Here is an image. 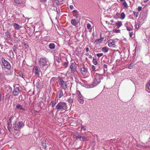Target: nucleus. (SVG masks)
I'll return each mask as SVG.
<instances>
[{"label": "nucleus", "instance_id": "obj_11", "mask_svg": "<svg viewBox=\"0 0 150 150\" xmlns=\"http://www.w3.org/2000/svg\"><path fill=\"white\" fill-rule=\"evenodd\" d=\"M12 89L11 87L9 86H7L5 88V91L6 93L9 94V93L11 92Z\"/></svg>", "mask_w": 150, "mask_h": 150}, {"label": "nucleus", "instance_id": "obj_37", "mask_svg": "<svg viewBox=\"0 0 150 150\" xmlns=\"http://www.w3.org/2000/svg\"><path fill=\"white\" fill-rule=\"evenodd\" d=\"M42 148L43 149H45L46 147V145L45 143L42 142Z\"/></svg>", "mask_w": 150, "mask_h": 150}, {"label": "nucleus", "instance_id": "obj_6", "mask_svg": "<svg viewBox=\"0 0 150 150\" xmlns=\"http://www.w3.org/2000/svg\"><path fill=\"white\" fill-rule=\"evenodd\" d=\"M108 46L110 47L114 48L115 47V42L114 41L110 39L108 41Z\"/></svg>", "mask_w": 150, "mask_h": 150}, {"label": "nucleus", "instance_id": "obj_39", "mask_svg": "<svg viewBox=\"0 0 150 150\" xmlns=\"http://www.w3.org/2000/svg\"><path fill=\"white\" fill-rule=\"evenodd\" d=\"M93 64L94 65H96L97 64V59H96L94 58H93Z\"/></svg>", "mask_w": 150, "mask_h": 150}, {"label": "nucleus", "instance_id": "obj_21", "mask_svg": "<svg viewBox=\"0 0 150 150\" xmlns=\"http://www.w3.org/2000/svg\"><path fill=\"white\" fill-rule=\"evenodd\" d=\"M53 4L54 6H57L59 5V2L58 0H54L53 1Z\"/></svg>", "mask_w": 150, "mask_h": 150}, {"label": "nucleus", "instance_id": "obj_59", "mask_svg": "<svg viewBox=\"0 0 150 150\" xmlns=\"http://www.w3.org/2000/svg\"><path fill=\"white\" fill-rule=\"evenodd\" d=\"M40 1L42 2H45L46 1V0H40Z\"/></svg>", "mask_w": 150, "mask_h": 150}, {"label": "nucleus", "instance_id": "obj_36", "mask_svg": "<svg viewBox=\"0 0 150 150\" xmlns=\"http://www.w3.org/2000/svg\"><path fill=\"white\" fill-rule=\"evenodd\" d=\"M125 17V14L124 12H122L121 14V18L122 19H123Z\"/></svg>", "mask_w": 150, "mask_h": 150}, {"label": "nucleus", "instance_id": "obj_27", "mask_svg": "<svg viewBox=\"0 0 150 150\" xmlns=\"http://www.w3.org/2000/svg\"><path fill=\"white\" fill-rule=\"evenodd\" d=\"M102 41V40L101 39H98L96 40L95 41L94 43L96 44H98L99 43H100Z\"/></svg>", "mask_w": 150, "mask_h": 150}, {"label": "nucleus", "instance_id": "obj_50", "mask_svg": "<svg viewBox=\"0 0 150 150\" xmlns=\"http://www.w3.org/2000/svg\"><path fill=\"white\" fill-rule=\"evenodd\" d=\"M127 30L130 31L132 30V28H130L129 27H127Z\"/></svg>", "mask_w": 150, "mask_h": 150}, {"label": "nucleus", "instance_id": "obj_3", "mask_svg": "<svg viewBox=\"0 0 150 150\" xmlns=\"http://www.w3.org/2000/svg\"><path fill=\"white\" fill-rule=\"evenodd\" d=\"M55 108L58 110L62 111L67 110L68 108V107L67 104L65 102H60L57 105Z\"/></svg>", "mask_w": 150, "mask_h": 150}, {"label": "nucleus", "instance_id": "obj_10", "mask_svg": "<svg viewBox=\"0 0 150 150\" xmlns=\"http://www.w3.org/2000/svg\"><path fill=\"white\" fill-rule=\"evenodd\" d=\"M70 68L71 71L72 72H75L76 70V67L73 63H71Z\"/></svg>", "mask_w": 150, "mask_h": 150}, {"label": "nucleus", "instance_id": "obj_9", "mask_svg": "<svg viewBox=\"0 0 150 150\" xmlns=\"http://www.w3.org/2000/svg\"><path fill=\"white\" fill-rule=\"evenodd\" d=\"M20 92V91L18 88H15L13 92V95L15 96H17L18 94Z\"/></svg>", "mask_w": 150, "mask_h": 150}, {"label": "nucleus", "instance_id": "obj_8", "mask_svg": "<svg viewBox=\"0 0 150 150\" xmlns=\"http://www.w3.org/2000/svg\"><path fill=\"white\" fill-rule=\"evenodd\" d=\"M40 70L38 69L37 67L35 66L33 68V72L36 74L39 75L40 74Z\"/></svg>", "mask_w": 150, "mask_h": 150}, {"label": "nucleus", "instance_id": "obj_63", "mask_svg": "<svg viewBox=\"0 0 150 150\" xmlns=\"http://www.w3.org/2000/svg\"><path fill=\"white\" fill-rule=\"evenodd\" d=\"M149 0H143L144 2L145 3L147 2Z\"/></svg>", "mask_w": 150, "mask_h": 150}, {"label": "nucleus", "instance_id": "obj_41", "mask_svg": "<svg viewBox=\"0 0 150 150\" xmlns=\"http://www.w3.org/2000/svg\"><path fill=\"white\" fill-rule=\"evenodd\" d=\"M68 101L70 103H72L73 102V99L71 98H69V99H68Z\"/></svg>", "mask_w": 150, "mask_h": 150}, {"label": "nucleus", "instance_id": "obj_20", "mask_svg": "<svg viewBox=\"0 0 150 150\" xmlns=\"http://www.w3.org/2000/svg\"><path fill=\"white\" fill-rule=\"evenodd\" d=\"M20 134V131L19 130H18V129H15L14 135L18 137L19 135Z\"/></svg>", "mask_w": 150, "mask_h": 150}, {"label": "nucleus", "instance_id": "obj_34", "mask_svg": "<svg viewBox=\"0 0 150 150\" xmlns=\"http://www.w3.org/2000/svg\"><path fill=\"white\" fill-rule=\"evenodd\" d=\"M146 86V88L149 90L148 92L150 93V81L147 83Z\"/></svg>", "mask_w": 150, "mask_h": 150}, {"label": "nucleus", "instance_id": "obj_30", "mask_svg": "<svg viewBox=\"0 0 150 150\" xmlns=\"http://www.w3.org/2000/svg\"><path fill=\"white\" fill-rule=\"evenodd\" d=\"M122 5V6L124 7V8H126L128 7V5L126 1H125L123 2Z\"/></svg>", "mask_w": 150, "mask_h": 150}, {"label": "nucleus", "instance_id": "obj_25", "mask_svg": "<svg viewBox=\"0 0 150 150\" xmlns=\"http://www.w3.org/2000/svg\"><path fill=\"white\" fill-rule=\"evenodd\" d=\"M80 140L82 142L86 141L87 140V138L85 137L81 136V138H80Z\"/></svg>", "mask_w": 150, "mask_h": 150}, {"label": "nucleus", "instance_id": "obj_61", "mask_svg": "<svg viewBox=\"0 0 150 150\" xmlns=\"http://www.w3.org/2000/svg\"><path fill=\"white\" fill-rule=\"evenodd\" d=\"M138 48H137V47H136L135 48V52H136L137 51H138Z\"/></svg>", "mask_w": 150, "mask_h": 150}, {"label": "nucleus", "instance_id": "obj_57", "mask_svg": "<svg viewBox=\"0 0 150 150\" xmlns=\"http://www.w3.org/2000/svg\"><path fill=\"white\" fill-rule=\"evenodd\" d=\"M86 52H88L89 51V49L88 47H86Z\"/></svg>", "mask_w": 150, "mask_h": 150}, {"label": "nucleus", "instance_id": "obj_28", "mask_svg": "<svg viewBox=\"0 0 150 150\" xmlns=\"http://www.w3.org/2000/svg\"><path fill=\"white\" fill-rule=\"evenodd\" d=\"M115 24L118 28H120L122 25V23L121 21H118Z\"/></svg>", "mask_w": 150, "mask_h": 150}, {"label": "nucleus", "instance_id": "obj_23", "mask_svg": "<svg viewBox=\"0 0 150 150\" xmlns=\"http://www.w3.org/2000/svg\"><path fill=\"white\" fill-rule=\"evenodd\" d=\"M14 116H13L11 117H10L8 120L7 121V123H8V124H11V122L12 121V120L14 119Z\"/></svg>", "mask_w": 150, "mask_h": 150}, {"label": "nucleus", "instance_id": "obj_14", "mask_svg": "<svg viewBox=\"0 0 150 150\" xmlns=\"http://www.w3.org/2000/svg\"><path fill=\"white\" fill-rule=\"evenodd\" d=\"M5 35L7 38L8 40H10L11 39V35L10 33L8 31H6L5 33Z\"/></svg>", "mask_w": 150, "mask_h": 150}, {"label": "nucleus", "instance_id": "obj_32", "mask_svg": "<svg viewBox=\"0 0 150 150\" xmlns=\"http://www.w3.org/2000/svg\"><path fill=\"white\" fill-rule=\"evenodd\" d=\"M12 126V124L7 123V129L9 132H11V128Z\"/></svg>", "mask_w": 150, "mask_h": 150}, {"label": "nucleus", "instance_id": "obj_4", "mask_svg": "<svg viewBox=\"0 0 150 150\" xmlns=\"http://www.w3.org/2000/svg\"><path fill=\"white\" fill-rule=\"evenodd\" d=\"M59 84L61 86L62 88L65 91L67 88V86L65 82L62 79L60 78L58 79Z\"/></svg>", "mask_w": 150, "mask_h": 150}, {"label": "nucleus", "instance_id": "obj_64", "mask_svg": "<svg viewBox=\"0 0 150 150\" xmlns=\"http://www.w3.org/2000/svg\"><path fill=\"white\" fill-rule=\"evenodd\" d=\"M77 12V11L76 10H74L72 11V12H73V13H74V12Z\"/></svg>", "mask_w": 150, "mask_h": 150}, {"label": "nucleus", "instance_id": "obj_51", "mask_svg": "<svg viewBox=\"0 0 150 150\" xmlns=\"http://www.w3.org/2000/svg\"><path fill=\"white\" fill-rule=\"evenodd\" d=\"M81 130H83L84 131L85 129V128L84 126L83 125H82L81 126Z\"/></svg>", "mask_w": 150, "mask_h": 150}, {"label": "nucleus", "instance_id": "obj_46", "mask_svg": "<svg viewBox=\"0 0 150 150\" xmlns=\"http://www.w3.org/2000/svg\"><path fill=\"white\" fill-rule=\"evenodd\" d=\"M91 26L90 24H88V23L87 24V28L89 30V29H90L91 28Z\"/></svg>", "mask_w": 150, "mask_h": 150}, {"label": "nucleus", "instance_id": "obj_55", "mask_svg": "<svg viewBox=\"0 0 150 150\" xmlns=\"http://www.w3.org/2000/svg\"><path fill=\"white\" fill-rule=\"evenodd\" d=\"M104 67L106 68V69H107V67H108V65H107L106 64H105L104 65Z\"/></svg>", "mask_w": 150, "mask_h": 150}, {"label": "nucleus", "instance_id": "obj_49", "mask_svg": "<svg viewBox=\"0 0 150 150\" xmlns=\"http://www.w3.org/2000/svg\"><path fill=\"white\" fill-rule=\"evenodd\" d=\"M120 32V30H115L114 31V32L116 33H119Z\"/></svg>", "mask_w": 150, "mask_h": 150}, {"label": "nucleus", "instance_id": "obj_62", "mask_svg": "<svg viewBox=\"0 0 150 150\" xmlns=\"http://www.w3.org/2000/svg\"><path fill=\"white\" fill-rule=\"evenodd\" d=\"M88 57L89 58H92V56L91 54L89 55Z\"/></svg>", "mask_w": 150, "mask_h": 150}, {"label": "nucleus", "instance_id": "obj_52", "mask_svg": "<svg viewBox=\"0 0 150 150\" xmlns=\"http://www.w3.org/2000/svg\"><path fill=\"white\" fill-rule=\"evenodd\" d=\"M9 71H4V74L6 75H8L9 74V73L8 72Z\"/></svg>", "mask_w": 150, "mask_h": 150}, {"label": "nucleus", "instance_id": "obj_22", "mask_svg": "<svg viewBox=\"0 0 150 150\" xmlns=\"http://www.w3.org/2000/svg\"><path fill=\"white\" fill-rule=\"evenodd\" d=\"M16 108L19 110H24L25 109L23 108L22 106L20 104H18L16 106Z\"/></svg>", "mask_w": 150, "mask_h": 150}, {"label": "nucleus", "instance_id": "obj_56", "mask_svg": "<svg viewBox=\"0 0 150 150\" xmlns=\"http://www.w3.org/2000/svg\"><path fill=\"white\" fill-rule=\"evenodd\" d=\"M69 8L71 9H72L74 8V6L72 5H71L69 6Z\"/></svg>", "mask_w": 150, "mask_h": 150}, {"label": "nucleus", "instance_id": "obj_53", "mask_svg": "<svg viewBox=\"0 0 150 150\" xmlns=\"http://www.w3.org/2000/svg\"><path fill=\"white\" fill-rule=\"evenodd\" d=\"M133 35V33L132 32H129V35L131 37Z\"/></svg>", "mask_w": 150, "mask_h": 150}, {"label": "nucleus", "instance_id": "obj_47", "mask_svg": "<svg viewBox=\"0 0 150 150\" xmlns=\"http://www.w3.org/2000/svg\"><path fill=\"white\" fill-rule=\"evenodd\" d=\"M92 69L93 71H95L96 70V67L94 65L92 66Z\"/></svg>", "mask_w": 150, "mask_h": 150}, {"label": "nucleus", "instance_id": "obj_60", "mask_svg": "<svg viewBox=\"0 0 150 150\" xmlns=\"http://www.w3.org/2000/svg\"><path fill=\"white\" fill-rule=\"evenodd\" d=\"M2 95H1L0 93V102H1L2 100Z\"/></svg>", "mask_w": 150, "mask_h": 150}, {"label": "nucleus", "instance_id": "obj_17", "mask_svg": "<svg viewBox=\"0 0 150 150\" xmlns=\"http://www.w3.org/2000/svg\"><path fill=\"white\" fill-rule=\"evenodd\" d=\"M71 23L72 25L75 26H76L77 24V23L75 19H72L71 21Z\"/></svg>", "mask_w": 150, "mask_h": 150}, {"label": "nucleus", "instance_id": "obj_54", "mask_svg": "<svg viewBox=\"0 0 150 150\" xmlns=\"http://www.w3.org/2000/svg\"><path fill=\"white\" fill-rule=\"evenodd\" d=\"M139 24H138V23H137L135 25V27H136V28H139Z\"/></svg>", "mask_w": 150, "mask_h": 150}, {"label": "nucleus", "instance_id": "obj_33", "mask_svg": "<svg viewBox=\"0 0 150 150\" xmlns=\"http://www.w3.org/2000/svg\"><path fill=\"white\" fill-rule=\"evenodd\" d=\"M52 105L51 106L52 108H53L55 105L57 103L55 101L53 100L51 102Z\"/></svg>", "mask_w": 150, "mask_h": 150}, {"label": "nucleus", "instance_id": "obj_16", "mask_svg": "<svg viewBox=\"0 0 150 150\" xmlns=\"http://www.w3.org/2000/svg\"><path fill=\"white\" fill-rule=\"evenodd\" d=\"M74 16L76 17L77 19V21L79 22L80 20L81 19V16L80 15L77 13H76L74 15Z\"/></svg>", "mask_w": 150, "mask_h": 150}, {"label": "nucleus", "instance_id": "obj_40", "mask_svg": "<svg viewBox=\"0 0 150 150\" xmlns=\"http://www.w3.org/2000/svg\"><path fill=\"white\" fill-rule=\"evenodd\" d=\"M76 94L78 95V97L82 96V95L81 94L80 91L78 90L76 91Z\"/></svg>", "mask_w": 150, "mask_h": 150}, {"label": "nucleus", "instance_id": "obj_31", "mask_svg": "<svg viewBox=\"0 0 150 150\" xmlns=\"http://www.w3.org/2000/svg\"><path fill=\"white\" fill-rule=\"evenodd\" d=\"M40 83L39 81H38L35 84V86L38 89L40 88Z\"/></svg>", "mask_w": 150, "mask_h": 150}, {"label": "nucleus", "instance_id": "obj_45", "mask_svg": "<svg viewBox=\"0 0 150 150\" xmlns=\"http://www.w3.org/2000/svg\"><path fill=\"white\" fill-rule=\"evenodd\" d=\"M63 65L65 67H67L68 65V63L67 62H64V63Z\"/></svg>", "mask_w": 150, "mask_h": 150}, {"label": "nucleus", "instance_id": "obj_5", "mask_svg": "<svg viewBox=\"0 0 150 150\" xmlns=\"http://www.w3.org/2000/svg\"><path fill=\"white\" fill-rule=\"evenodd\" d=\"M3 65L4 66L5 68L9 70L11 68V65L10 63L7 62L4 59H2Z\"/></svg>", "mask_w": 150, "mask_h": 150}, {"label": "nucleus", "instance_id": "obj_12", "mask_svg": "<svg viewBox=\"0 0 150 150\" xmlns=\"http://www.w3.org/2000/svg\"><path fill=\"white\" fill-rule=\"evenodd\" d=\"M17 125L18 128L19 129L24 126V124L22 122L19 121L18 123H17Z\"/></svg>", "mask_w": 150, "mask_h": 150}, {"label": "nucleus", "instance_id": "obj_48", "mask_svg": "<svg viewBox=\"0 0 150 150\" xmlns=\"http://www.w3.org/2000/svg\"><path fill=\"white\" fill-rule=\"evenodd\" d=\"M142 8L141 6H139L137 8L138 11L139 12L142 10Z\"/></svg>", "mask_w": 150, "mask_h": 150}, {"label": "nucleus", "instance_id": "obj_24", "mask_svg": "<svg viewBox=\"0 0 150 150\" xmlns=\"http://www.w3.org/2000/svg\"><path fill=\"white\" fill-rule=\"evenodd\" d=\"M55 45L54 43H50L49 45V47L51 49H53L55 48Z\"/></svg>", "mask_w": 150, "mask_h": 150}, {"label": "nucleus", "instance_id": "obj_58", "mask_svg": "<svg viewBox=\"0 0 150 150\" xmlns=\"http://www.w3.org/2000/svg\"><path fill=\"white\" fill-rule=\"evenodd\" d=\"M19 76L20 77H22V78H23L22 74V73L20 74H19Z\"/></svg>", "mask_w": 150, "mask_h": 150}, {"label": "nucleus", "instance_id": "obj_2", "mask_svg": "<svg viewBox=\"0 0 150 150\" xmlns=\"http://www.w3.org/2000/svg\"><path fill=\"white\" fill-rule=\"evenodd\" d=\"M102 76L98 74H96L95 76V79L93 84L89 86V88H91L96 87L98 84L101 81V79H102Z\"/></svg>", "mask_w": 150, "mask_h": 150}, {"label": "nucleus", "instance_id": "obj_13", "mask_svg": "<svg viewBox=\"0 0 150 150\" xmlns=\"http://www.w3.org/2000/svg\"><path fill=\"white\" fill-rule=\"evenodd\" d=\"M78 101L79 103L81 104H83L84 103L83 97L82 96L78 97Z\"/></svg>", "mask_w": 150, "mask_h": 150}, {"label": "nucleus", "instance_id": "obj_7", "mask_svg": "<svg viewBox=\"0 0 150 150\" xmlns=\"http://www.w3.org/2000/svg\"><path fill=\"white\" fill-rule=\"evenodd\" d=\"M87 71V69L85 68L84 66L81 68L80 69L81 73L83 75H86Z\"/></svg>", "mask_w": 150, "mask_h": 150}, {"label": "nucleus", "instance_id": "obj_1", "mask_svg": "<svg viewBox=\"0 0 150 150\" xmlns=\"http://www.w3.org/2000/svg\"><path fill=\"white\" fill-rule=\"evenodd\" d=\"M39 65L41 68H42L45 67L46 68L45 70L49 66L50 63L48 60L46 58H41L39 60Z\"/></svg>", "mask_w": 150, "mask_h": 150}, {"label": "nucleus", "instance_id": "obj_18", "mask_svg": "<svg viewBox=\"0 0 150 150\" xmlns=\"http://www.w3.org/2000/svg\"><path fill=\"white\" fill-rule=\"evenodd\" d=\"M101 50L102 52H103L104 53H106L108 52L109 50L108 48L106 47H103L102 49Z\"/></svg>", "mask_w": 150, "mask_h": 150}, {"label": "nucleus", "instance_id": "obj_15", "mask_svg": "<svg viewBox=\"0 0 150 150\" xmlns=\"http://www.w3.org/2000/svg\"><path fill=\"white\" fill-rule=\"evenodd\" d=\"M59 96L58 98L59 99L60 98L64 95V92L62 89H60L58 92Z\"/></svg>", "mask_w": 150, "mask_h": 150}, {"label": "nucleus", "instance_id": "obj_29", "mask_svg": "<svg viewBox=\"0 0 150 150\" xmlns=\"http://www.w3.org/2000/svg\"><path fill=\"white\" fill-rule=\"evenodd\" d=\"M134 67L135 64H134L133 63H131L128 66V68L129 69H133Z\"/></svg>", "mask_w": 150, "mask_h": 150}, {"label": "nucleus", "instance_id": "obj_19", "mask_svg": "<svg viewBox=\"0 0 150 150\" xmlns=\"http://www.w3.org/2000/svg\"><path fill=\"white\" fill-rule=\"evenodd\" d=\"M81 135H80L78 133H76L74 135V137L76 138L77 139H79L81 138Z\"/></svg>", "mask_w": 150, "mask_h": 150}, {"label": "nucleus", "instance_id": "obj_35", "mask_svg": "<svg viewBox=\"0 0 150 150\" xmlns=\"http://www.w3.org/2000/svg\"><path fill=\"white\" fill-rule=\"evenodd\" d=\"M15 3L17 4H20L22 2V0H14Z\"/></svg>", "mask_w": 150, "mask_h": 150}, {"label": "nucleus", "instance_id": "obj_43", "mask_svg": "<svg viewBox=\"0 0 150 150\" xmlns=\"http://www.w3.org/2000/svg\"><path fill=\"white\" fill-rule=\"evenodd\" d=\"M55 59L58 62H60L61 61V59L60 58L57 57Z\"/></svg>", "mask_w": 150, "mask_h": 150}, {"label": "nucleus", "instance_id": "obj_26", "mask_svg": "<svg viewBox=\"0 0 150 150\" xmlns=\"http://www.w3.org/2000/svg\"><path fill=\"white\" fill-rule=\"evenodd\" d=\"M13 26L14 28L16 29H18L20 28V25L16 23H14L13 24Z\"/></svg>", "mask_w": 150, "mask_h": 150}, {"label": "nucleus", "instance_id": "obj_42", "mask_svg": "<svg viewBox=\"0 0 150 150\" xmlns=\"http://www.w3.org/2000/svg\"><path fill=\"white\" fill-rule=\"evenodd\" d=\"M133 14L134 15V16L135 18H137L138 16V13L136 12H133Z\"/></svg>", "mask_w": 150, "mask_h": 150}, {"label": "nucleus", "instance_id": "obj_38", "mask_svg": "<svg viewBox=\"0 0 150 150\" xmlns=\"http://www.w3.org/2000/svg\"><path fill=\"white\" fill-rule=\"evenodd\" d=\"M13 127L15 129H18V126L17 125V123H16V122L15 123H13Z\"/></svg>", "mask_w": 150, "mask_h": 150}, {"label": "nucleus", "instance_id": "obj_44", "mask_svg": "<svg viewBox=\"0 0 150 150\" xmlns=\"http://www.w3.org/2000/svg\"><path fill=\"white\" fill-rule=\"evenodd\" d=\"M103 55V54L102 53H98L96 54V55L97 57H100L102 56Z\"/></svg>", "mask_w": 150, "mask_h": 150}]
</instances>
